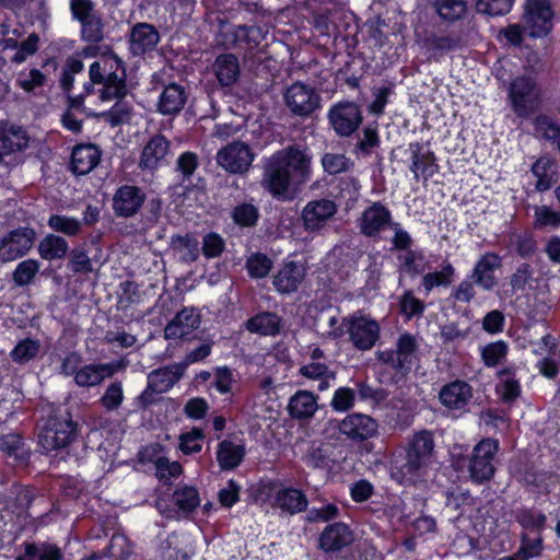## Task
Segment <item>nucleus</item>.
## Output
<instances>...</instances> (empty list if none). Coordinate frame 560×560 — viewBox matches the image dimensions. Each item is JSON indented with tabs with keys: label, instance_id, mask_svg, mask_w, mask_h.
Wrapping results in <instances>:
<instances>
[{
	"label": "nucleus",
	"instance_id": "cd10ccee",
	"mask_svg": "<svg viewBox=\"0 0 560 560\" xmlns=\"http://www.w3.org/2000/svg\"><path fill=\"white\" fill-rule=\"evenodd\" d=\"M117 368L113 363L90 364L81 368L75 376V383L82 387L96 386L105 378L113 376Z\"/></svg>",
	"mask_w": 560,
	"mask_h": 560
},
{
	"label": "nucleus",
	"instance_id": "6ab92c4d",
	"mask_svg": "<svg viewBox=\"0 0 560 560\" xmlns=\"http://www.w3.org/2000/svg\"><path fill=\"white\" fill-rule=\"evenodd\" d=\"M502 266L501 257L494 253L483 254L476 262L471 279L474 282L486 291H491L497 287L498 279L495 271Z\"/></svg>",
	"mask_w": 560,
	"mask_h": 560
},
{
	"label": "nucleus",
	"instance_id": "72a5a7b5",
	"mask_svg": "<svg viewBox=\"0 0 560 560\" xmlns=\"http://www.w3.org/2000/svg\"><path fill=\"white\" fill-rule=\"evenodd\" d=\"M245 455V447L242 443L233 441H222L218 445L217 460L222 469H233L237 467Z\"/></svg>",
	"mask_w": 560,
	"mask_h": 560
},
{
	"label": "nucleus",
	"instance_id": "20e7f679",
	"mask_svg": "<svg viewBox=\"0 0 560 560\" xmlns=\"http://www.w3.org/2000/svg\"><path fill=\"white\" fill-rule=\"evenodd\" d=\"M509 103L517 117L527 118L541 103V89L532 75L516 77L510 84Z\"/></svg>",
	"mask_w": 560,
	"mask_h": 560
},
{
	"label": "nucleus",
	"instance_id": "79ce46f5",
	"mask_svg": "<svg viewBox=\"0 0 560 560\" xmlns=\"http://www.w3.org/2000/svg\"><path fill=\"white\" fill-rule=\"evenodd\" d=\"M454 273V267L451 264H446L440 271L427 273L422 279V285L428 292L435 287H447L451 284Z\"/></svg>",
	"mask_w": 560,
	"mask_h": 560
},
{
	"label": "nucleus",
	"instance_id": "6e6552de",
	"mask_svg": "<svg viewBox=\"0 0 560 560\" xmlns=\"http://www.w3.org/2000/svg\"><path fill=\"white\" fill-rule=\"evenodd\" d=\"M255 159L248 144L240 141L232 142L217 153L218 164L232 174L247 172Z\"/></svg>",
	"mask_w": 560,
	"mask_h": 560
},
{
	"label": "nucleus",
	"instance_id": "4d7b16f0",
	"mask_svg": "<svg viewBox=\"0 0 560 560\" xmlns=\"http://www.w3.org/2000/svg\"><path fill=\"white\" fill-rule=\"evenodd\" d=\"M323 167L330 174H338L349 167L348 159L342 154L327 153L322 160Z\"/></svg>",
	"mask_w": 560,
	"mask_h": 560
},
{
	"label": "nucleus",
	"instance_id": "9d476101",
	"mask_svg": "<svg viewBox=\"0 0 560 560\" xmlns=\"http://www.w3.org/2000/svg\"><path fill=\"white\" fill-rule=\"evenodd\" d=\"M35 232L28 228L14 230L0 240V261L9 262L22 257L33 247Z\"/></svg>",
	"mask_w": 560,
	"mask_h": 560
},
{
	"label": "nucleus",
	"instance_id": "f03ea898",
	"mask_svg": "<svg viewBox=\"0 0 560 560\" xmlns=\"http://www.w3.org/2000/svg\"><path fill=\"white\" fill-rule=\"evenodd\" d=\"M90 82L85 84L86 96H97L104 102L119 101L127 94L126 71L121 60L114 54H104L89 69Z\"/></svg>",
	"mask_w": 560,
	"mask_h": 560
},
{
	"label": "nucleus",
	"instance_id": "5701e85b",
	"mask_svg": "<svg viewBox=\"0 0 560 560\" xmlns=\"http://www.w3.org/2000/svg\"><path fill=\"white\" fill-rule=\"evenodd\" d=\"M144 200L142 191L135 186L120 187L114 197V209L122 217L135 214Z\"/></svg>",
	"mask_w": 560,
	"mask_h": 560
},
{
	"label": "nucleus",
	"instance_id": "2f4dec72",
	"mask_svg": "<svg viewBox=\"0 0 560 560\" xmlns=\"http://www.w3.org/2000/svg\"><path fill=\"white\" fill-rule=\"evenodd\" d=\"M275 505L291 514L300 513L307 506L305 494L295 488H280L275 493Z\"/></svg>",
	"mask_w": 560,
	"mask_h": 560
},
{
	"label": "nucleus",
	"instance_id": "a211bd4d",
	"mask_svg": "<svg viewBox=\"0 0 560 560\" xmlns=\"http://www.w3.org/2000/svg\"><path fill=\"white\" fill-rule=\"evenodd\" d=\"M171 153L168 140L161 135L152 137L143 147L139 166L143 170H156L167 163Z\"/></svg>",
	"mask_w": 560,
	"mask_h": 560
},
{
	"label": "nucleus",
	"instance_id": "052dcab7",
	"mask_svg": "<svg viewBox=\"0 0 560 560\" xmlns=\"http://www.w3.org/2000/svg\"><path fill=\"white\" fill-rule=\"evenodd\" d=\"M233 218L237 224L248 226L256 222L257 210L252 205L243 203L234 209Z\"/></svg>",
	"mask_w": 560,
	"mask_h": 560
},
{
	"label": "nucleus",
	"instance_id": "603ef678",
	"mask_svg": "<svg viewBox=\"0 0 560 560\" xmlns=\"http://www.w3.org/2000/svg\"><path fill=\"white\" fill-rule=\"evenodd\" d=\"M508 347L502 341L492 342L482 349V359L488 366H495L506 355Z\"/></svg>",
	"mask_w": 560,
	"mask_h": 560
},
{
	"label": "nucleus",
	"instance_id": "8fccbe9b",
	"mask_svg": "<svg viewBox=\"0 0 560 560\" xmlns=\"http://www.w3.org/2000/svg\"><path fill=\"white\" fill-rule=\"evenodd\" d=\"M202 431L200 429H194L190 432L180 435L179 448L186 454L198 453L202 448Z\"/></svg>",
	"mask_w": 560,
	"mask_h": 560
},
{
	"label": "nucleus",
	"instance_id": "ea45409f",
	"mask_svg": "<svg viewBox=\"0 0 560 560\" xmlns=\"http://www.w3.org/2000/svg\"><path fill=\"white\" fill-rule=\"evenodd\" d=\"M42 345L37 339L24 338L11 350L10 357L18 364H24L39 353Z\"/></svg>",
	"mask_w": 560,
	"mask_h": 560
},
{
	"label": "nucleus",
	"instance_id": "6e6d98bb",
	"mask_svg": "<svg viewBox=\"0 0 560 560\" xmlns=\"http://www.w3.org/2000/svg\"><path fill=\"white\" fill-rule=\"evenodd\" d=\"M224 249L223 238L215 233H209L202 240V253L207 258H214L221 255Z\"/></svg>",
	"mask_w": 560,
	"mask_h": 560
},
{
	"label": "nucleus",
	"instance_id": "b1692460",
	"mask_svg": "<svg viewBox=\"0 0 560 560\" xmlns=\"http://www.w3.org/2000/svg\"><path fill=\"white\" fill-rule=\"evenodd\" d=\"M187 95L183 86L171 83L160 93L156 107L163 115H175L179 113L186 103Z\"/></svg>",
	"mask_w": 560,
	"mask_h": 560
},
{
	"label": "nucleus",
	"instance_id": "774afa93",
	"mask_svg": "<svg viewBox=\"0 0 560 560\" xmlns=\"http://www.w3.org/2000/svg\"><path fill=\"white\" fill-rule=\"evenodd\" d=\"M504 316L500 311L489 312L482 320V328L489 334H497L502 330Z\"/></svg>",
	"mask_w": 560,
	"mask_h": 560
},
{
	"label": "nucleus",
	"instance_id": "bf43d9fd",
	"mask_svg": "<svg viewBox=\"0 0 560 560\" xmlns=\"http://www.w3.org/2000/svg\"><path fill=\"white\" fill-rule=\"evenodd\" d=\"M45 77L37 70L33 69L28 72L20 73L18 78V84L26 92H31L34 89L44 84Z\"/></svg>",
	"mask_w": 560,
	"mask_h": 560
},
{
	"label": "nucleus",
	"instance_id": "f3484780",
	"mask_svg": "<svg viewBox=\"0 0 560 560\" xmlns=\"http://www.w3.org/2000/svg\"><path fill=\"white\" fill-rule=\"evenodd\" d=\"M179 378L175 368H163L151 372L148 375V386L139 396V401L147 406L153 401L154 394L167 392Z\"/></svg>",
	"mask_w": 560,
	"mask_h": 560
},
{
	"label": "nucleus",
	"instance_id": "4be33fe9",
	"mask_svg": "<svg viewBox=\"0 0 560 560\" xmlns=\"http://www.w3.org/2000/svg\"><path fill=\"white\" fill-rule=\"evenodd\" d=\"M305 277V267L291 260L284 261L273 278V285L281 293L294 292Z\"/></svg>",
	"mask_w": 560,
	"mask_h": 560
},
{
	"label": "nucleus",
	"instance_id": "338daca9",
	"mask_svg": "<svg viewBox=\"0 0 560 560\" xmlns=\"http://www.w3.org/2000/svg\"><path fill=\"white\" fill-rule=\"evenodd\" d=\"M497 392L503 400H513L520 395V384L514 378L508 377L497 386Z\"/></svg>",
	"mask_w": 560,
	"mask_h": 560
},
{
	"label": "nucleus",
	"instance_id": "f257e3e1",
	"mask_svg": "<svg viewBox=\"0 0 560 560\" xmlns=\"http://www.w3.org/2000/svg\"><path fill=\"white\" fill-rule=\"evenodd\" d=\"M312 156L300 145L271 154L265 165L262 186L278 198H290L311 177Z\"/></svg>",
	"mask_w": 560,
	"mask_h": 560
},
{
	"label": "nucleus",
	"instance_id": "37998d69",
	"mask_svg": "<svg viewBox=\"0 0 560 560\" xmlns=\"http://www.w3.org/2000/svg\"><path fill=\"white\" fill-rule=\"evenodd\" d=\"M247 26L223 25L221 26L219 43L226 47L241 46L244 47L246 39Z\"/></svg>",
	"mask_w": 560,
	"mask_h": 560
},
{
	"label": "nucleus",
	"instance_id": "680f3d73",
	"mask_svg": "<svg viewBox=\"0 0 560 560\" xmlns=\"http://www.w3.org/2000/svg\"><path fill=\"white\" fill-rule=\"evenodd\" d=\"M82 37L86 42H100L103 38L101 22L94 19L82 21Z\"/></svg>",
	"mask_w": 560,
	"mask_h": 560
},
{
	"label": "nucleus",
	"instance_id": "864d4df0",
	"mask_svg": "<svg viewBox=\"0 0 560 560\" xmlns=\"http://www.w3.org/2000/svg\"><path fill=\"white\" fill-rule=\"evenodd\" d=\"M124 399L122 386L120 383L110 384L101 398L102 405L106 410L117 409Z\"/></svg>",
	"mask_w": 560,
	"mask_h": 560
},
{
	"label": "nucleus",
	"instance_id": "0eeeda50",
	"mask_svg": "<svg viewBox=\"0 0 560 560\" xmlns=\"http://www.w3.org/2000/svg\"><path fill=\"white\" fill-rule=\"evenodd\" d=\"M75 424L67 412L50 418L39 433V444L45 451L67 446L74 436Z\"/></svg>",
	"mask_w": 560,
	"mask_h": 560
},
{
	"label": "nucleus",
	"instance_id": "a18cd8bd",
	"mask_svg": "<svg viewBox=\"0 0 560 560\" xmlns=\"http://www.w3.org/2000/svg\"><path fill=\"white\" fill-rule=\"evenodd\" d=\"M552 168V161L548 158H540L532 166V173L537 178L536 188L545 191L551 187L552 180L549 173Z\"/></svg>",
	"mask_w": 560,
	"mask_h": 560
},
{
	"label": "nucleus",
	"instance_id": "ddd939ff",
	"mask_svg": "<svg viewBox=\"0 0 560 560\" xmlns=\"http://www.w3.org/2000/svg\"><path fill=\"white\" fill-rule=\"evenodd\" d=\"M472 398L471 386L464 381H454L444 385L440 393V402L452 412L463 413L468 410Z\"/></svg>",
	"mask_w": 560,
	"mask_h": 560
},
{
	"label": "nucleus",
	"instance_id": "39448f33",
	"mask_svg": "<svg viewBox=\"0 0 560 560\" xmlns=\"http://www.w3.org/2000/svg\"><path fill=\"white\" fill-rule=\"evenodd\" d=\"M555 10L550 0H526L522 16L527 36L546 37L553 28Z\"/></svg>",
	"mask_w": 560,
	"mask_h": 560
},
{
	"label": "nucleus",
	"instance_id": "de8ad7c7",
	"mask_svg": "<svg viewBox=\"0 0 560 560\" xmlns=\"http://www.w3.org/2000/svg\"><path fill=\"white\" fill-rule=\"evenodd\" d=\"M514 0H477V11L488 15H503L510 12Z\"/></svg>",
	"mask_w": 560,
	"mask_h": 560
},
{
	"label": "nucleus",
	"instance_id": "f8f14e48",
	"mask_svg": "<svg viewBox=\"0 0 560 560\" xmlns=\"http://www.w3.org/2000/svg\"><path fill=\"white\" fill-rule=\"evenodd\" d=\"M335 201L322 198L308 201L302 211V220L306 230L315 232L322 230L336 214Z\"/></svg>",
	"mask_w": 560,
	"mask_h": 560
},
{
	"label": "nucleus",
	"instance_id": "a878e982",
	"mask_svg": "<svg viewBox=\"0 0 560 560\" xmlns=\"http://www.w3.org/2000/svg\"><path fill=\"white\" fill-rule=\"evenodd\" d=\"M100 150L93 144L77 145L72 151L71 167L78 175L89 174L98 164Z\"/></svg>",
	"mask_w": 560,
	"mask_h": 560
},
{
	"label": "nucleus",
	"instance_id": "f704fd0d",
	"mask_svg": "<svg viewBox=\"0 0 560 560\" xmlns=\"http://www.w3.org/2000/svg\"><path fill=\"white\" fill-rule=\"evenodd\" d=\"M316 397L307 390H299L289 401V411L293 418H311L317 410Z\"/></svg>",
	"mask_w": 560,
	"mask_h": 560
},
{
	"label": "nucleus",
	"instance_id": "dca6fc26",
	"mask_svg": "<svg viewBox=\"0 0 560 560\" xmlns=\"http://www.w3.org/2000/svg\"><path fill=\"white\" fill-rule=\"evenodd\" d=\"M377 422L368 415L351 413L339 423V431L352 440H368L376 435Z\"/></svg>",
	"mask_w": 560,
	"mask_h": 560
},
{
	"label": "nucleus",
	"instance_id": "13d9d810",
	"mask_svg": "<svg viewBox=\"0 0 560 560\" xmlns=\"http://www.w3.org/2000/svg\"><path fill=\"white\" fill-rule=\"evenodd\" d=\"M423 310L424 304L419 299H417L411 292H406L400 298V311L408 318L422 314Z\"/></svg>",
	"mask_w": 560,
	"mask_h": 560
},
{
	"label": "nucleus",
	"instance_id": "393cba45",
	"mask_svg": "<svg viewBox=\"0 0 560 560\" xmlns=\"http://www.w3.org/2000/svg\"><path fill=\"white\" fill-rule=\"evenodd\" d=\"M28 142L25 130L20 127H0V163L4 158L26 148Z\"/></svg>",
	"mask_w": 560,
	"mask_h": 560
},
{
	"label": "nucleus",
	"instance_id": "c9c22d12",
	"mask_svg": "<svg viewBox=\"0 0 560 560\" xmlns=\"http://www.w3.org/2000/svg\"><path fill=\"white\" fill-rule=\"evenodd\" d=\"M188 538L184 535L172 534L161 545L163 560H188Z\"/></svg>",
	"mask_w": 560,
	"mask_h": 560
},
{
	"label": "nucleus",
	"instance_id": "4c0bfd02",
	"mask_svg": "<svg viewBox=\"0 0 560 560\" xmlns=\"http://www.w3.org/2000/svg\"><path fill=\"white\" fill-rule=\"evenodd\" d=\"M246 327L254 334L273 336L280 331L281 319L275 313H262L248 319Z\"/></svg>",
	"mask_w": 560,
	"mask_h": 560
},
{
	"label": "nucleus",
	"instance_id": "9b49d317",
	"mask_svg": "<svg viewBox=\"0 0 560 560\" xmlns=\"http://www.w3.org/2000/svg\"><path fill=\"white\" fill-rule=\"evenodd\" d=\"M350 340L360 350L371 349L378 339L380 326L369 317L354 315L346 319Z\"/></svg>",
	"mask_w": 560,
	"mask_h": 560
},
{
	"label": "nucleus",
	"instance_id": "4468645a",
	"mask_svg": "<svg viewBox=\"0 0 560 560\" xmlns=\"http://www.w3.org/2000/svg\"><path fill=\"white\" fill-rule=\"evenodd\" d=\"M417 349L416 340L411 335H401L397 341L396 350L378 352V359L394 369L407 371L412 366V359Z\"/></svg>",
	"mask_w": 560,
	"mask_h": 560
},
{
	"label": "nucleus",
	"instance_id": "c85d7f7f",
	"mask_svg": "<svg viewBox=\"0 0 560 560\" xmlns=\"http://www.w3.org/2000/svg\"><path fill=\"white\" fill-rule=\"evenodd\" d=\"M159 43V34L152 25L140 23L130 33V50L135 55L153 49Z\"/></svg>",
	"mask_w": 560,
	"mask_h": 560
},
{
	"label": "nucleus",
	"instance_id": "69168bd1",
	"mask_svg": "<svg viewBox=\"0 0 560 560\" xmlns=\"http://www.w3.org/2000/svg\"><path fill=\"white\" fill-rule=\"evenodd\" d=\"M198 166V158L192 152H185L177 160V170L184 177H189Z\"/></svg>",
	"mask_w": 560,
	"mask_h": 560
},
{
	"label": "nucleus",
	"instance_id": "412c9836",
	"mask_svg": "<svg viewBox=\"0 0 560 560\" xmlns=\"http://www.w3.org/2000/svg\"><path fill=\"white\" fill-rule=\"evenodd\" d=\"M200 325V314L194 307H185L166 325L164 336L166 339H180Z\"/></svg>",
	"mask_w": 560,
	"mask_h": 560
},
{
	"label": "nucleus",
	"instance_id": "3c124183",
	"mask_svg": "<svg viewBox=\"0 0 560 560\" xmlns=\"http://www.w3.org/2000/svg\"><path fill=\"white\" fill-rule=\"evenodd\" d=\"M355 400V393L349 387L338 388L331 399V407L336 411H347L353 407Z\"/></svg>",
	"mask_w": 560,
	"mask_h": 560
},
{
	"label": "nucleus",
	"instance_id": "5fc2aeb1",
	"mask_svg": "<svg viewBox=\"0 0 560 560\" xmlns=\"http://www.w3.org/2000/svg\"><path fill=\"white\" fill-rule=\"evenodd\" d=\"M156 476L160 479H168L172 477H178L183 472L182 465L178 462H171L166 457H159L155 460Z\"/></svg>",
	"mask_w": 560,
	"mask_h": 560
},
{
	"label": "nucleus",
	"instance_id": "e433bc0d",
	"mask_svg": "<svg viewBox=\"0 0 560 560\" xmlns=\"http://www.w3.org/2000/svg\"><path fill=\"white\" fill-rule=\"evenodd\" d=\"M68 250V242L56 234H48L38 243V254L45 260L61 259Z\"/></svg>",
	"mask_w": 560,
	"mask_h": 560
},
{
	"label": "nucleus",
	"instance_id": "09e8293b",
	"mask_svg": "<svg viewBox=\"0 0 560 560\" xmlns=\"http://www.w3.org/2000/svg\"><path fill=\"white\" fill-rule=\"evenodd\" d=\"M246 266L249 276L259 279L269 273L272 262L262 254H254L247 259Z\"/></svg>",
	"mask_w": 560,
	"mask_h": 560
},
{
	"label": "nucleus",
	"instance_id": "0e129e2a",
	"mask_svg": "<svg viewBox=\"0 0 560 560\" xmlns=\"http://www.w3.org/2000/svg\"><path fill=\"white\" fill-rule=\"evenodd\" d=\"M536 221L541 226H558L560 224L559 213L546 206L537 207L535 210Z\"/></svg>",
	"mask_w": 560,
	"mask_h": 560
},
{
	"label": "nucleus",
	"instance_id": "c03bdc74",
	"mask_svg": "<svg viewBox=\"0 0 560 560\" xmlns=\"http://www.w3.org/2000/svg\"><path fill=\"white\" fill-rule=\"evenodd\" d=\"M39 267L40 264L36 259L21 261L13 272V281L20 287L30 284L39 271Z\"/></svg>",
	"mask_w": 560,
	"mask_h": 560
},
{
	"label": "nucleus",
	"instance_id": "7ed1b4c3",
	"mask_svg": "<svg viewBox=\"0 0 560 560\" xmlns=\"http://www.w3.org/2000/svg\"><path fill=\"white\" fill-rule=\"evenodd\" d=\"M434 442L428 431L417 433L407 448L406 463L392 469V478L398 483L417 482L433 462Z\"/></svg>",
	"mask_w": 560,
	"mask_h": 560
},
{
	"label": "nucleus",
	"instance_id": "2eb2a0df",
	"mask_svg": "<svg viewBox=\"0 0 560 560\" xmlns=\"http://www.w3.org/2000/svg\"><path fill=\"white\" fill-rule=\"evenodd\" d=\"M329 120L340 136H350L361 124L359 107L353 103L338 104L329 112Z\"/></svg>",
	"mask_w": 560,
	"mask_h": 560
},
{
	"label": "nucleus",
	"instance_id": "a19ab883",
	"mask_svg": "<svg viewBox=\"0 0 560 560\" xmlns=\"http://www.w3.org/2000/svg\"><path fill=\"white\" fill-rule=\"evenodd\" d=\"M48 225L54 231L63 233L67 236H75L82 228V223L78 219L62 214L50 215Z\"/></svg>",
	"mask_w": 560,
	"mask_h": 560
},
{
	"label": "nucleus",
	"instance_id": "49530a36",
	"mask_svg": "<svg viewBox=\"0 0 560 560\" xmlns=\"http://www.w3.org/2000/svg\"><path fill=\"white\" fill-rule=\"evenodd\" d=\"M176 505L184 512H191L200 504L198 491L194 487L185 486L174 493Z\"/></svg>",
	"mask_w": 560,
	"mask_h": 560
},
{
	"label": "nucleus",
	"instance_id": "bb28decb",
	"mask_svg": "<svg viewBox=\"0 0 560 560\" xmlns=\"http://www.w3.org/2000/svg\"><path fill=\"white\" fill-rule=\"evenodd\" d=\"M352 539V533L347 525L335 523L325 528L320 536L319 545L325 551H334L348 546Z\"/></svg>",
	"mask_w": 560,
	"mask_h": 560
},
{
	"label": "nucleus",
	"instance_id": "1a4fd4ad",
	"mask_svg": "<svg viewBox=\"0 0 560 560\" xmlns=\"http://www.w3.org/2000/svg\"><path fill=\"white\" fill-rule=\"evenodd\" d=\"M284 102L293 114L307 116L319 107L320 97L312 86L295 82L287 89Z\"/></svg>",
	"mask_w": 560,
	"mask_h": 560
},
{
	"label": "nucleus",
	"instance_id": "c756f323",
	"mask_svg": "<svg viewBox=\"0 0 560 560\" xmlns=\"http://www.w3.org/2000/svg\"><path fill=\"white\" fill-rule=\"evenodd\" d=\"M411 166L410 170L415 174V178L421 175L424 179L432 177L438 172L434 154L427 150L422 151L420 144H411Z\"/></svg>",
	"mask_w": 560,
	"mask_h": 560
},
{
	"label": "nucleus",
	"instance_id": "7c9ffc66",
	"mask_svg": "<svg viewBox=\"0 0 560 560\" xmlns=\"http://www.w3.org/2000/svg\"><path fill=\"white\" fill-rule=\"evenodd\" d=\"M300 373L302 376L317 382V389L320 392L329 388L336 378V371L328 366L324 361H311L310 363L301 366Z\"/></svg>",
	"mask_w": 560,
	"mask_h": 560
},
{
	"label": "nucleus",
	"instance_id": "aec40b11",
	"mask_svg": "<svg viewBox=\"0 0 560 560\" xmlns=\"http://www.w3.org/2000/svg\"><path fill=\"white\" fill-rule=\"evenodd\" d=\"M393 224L390 211L381 203H373L359 219V228L365 236H375Z\"/></svg>",
	"mask_w": 560,
	"mask_h": 560
},
{
	"label": "nucleus",
	"instance_id": "58836bf2",
	"mask_svg": "<svg viewBox=\"0 0 560 560\" xmlns=\"http://www.w3.org/2000/svg\"><path fill=\"white\" fill-rule=\"evenodd\" d=\"M432 7L439 18L445 22H455L467 12L465 0H433Z\"/></svg>",
	"mask_w": 560,
	"mask_h": 560
},
{
	"label": "nucleus",
	"instance_id": "e2e57ef3",
	"mask_svg": "<svg viewBox=\"0 0 560 560\" xmlns=\"http://www.w3.org/2000/svg\"><path fill=\"white\" fill-rule=\"evenodd\" d=\"M240 487L234 480H230L224 488L219 491L220 503L225 508L233 506L238 501Z\"/></svg>",
	"mask_w": 560,
	"mask_h": 560
},
{
	"label": "nucleus",
	"instance_id": "423d86ee",
	"mask_svg": "<svg viewBox=\"0 0 560 560\" xmlns=\"http://www.w3.org/2000/svg\"><path fill=\"white\" fill-rule=\"evenodd\" d=\"M498 451L499 442L497 440L483 439L474 447L471 456L463 460L468 465L469 477L472 481L481 483L493 476V460Z\"/></svg>",
	"mask_w": 560,
	"mask_h": 560
},
{
	"label": "nucleus",
	"instance_id": "473e14b6",
	"mask_svg": "<svg viewBox=\"0 0 560 560\" xmlns=\"http://www.w3.org/2000/svg\"><path fill=\"white\" fill-rule=\"evenodd\" d=\"M213 70L220 84L230 86L240 77L238 59L232 54L220 55L213 63Z\"/></svg>",
	"mask_w": 560,
	"mask_h": 560
}]
</instances>
